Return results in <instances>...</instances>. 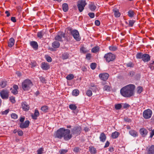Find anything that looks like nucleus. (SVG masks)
Masks as SVG:
<instances>
[{
    "label": "nucleus",
    "instance_id": "nucleus-1",
    "mask_svg": "<svg viewBox=\"0 0 154 154\" xmlns=\"http://www.w3.org/2000/svg\"><path fill=\"white\" fill-rule=\"evenodd\" d=\"M135 86L129 84L122 88L120 90L121 95L125 97H130L134 95Z\"/></svg>",
    "mask_w": 154,
    "mask_h": 154
},
{
    "label": "nucleus",
    "instance_id": "nucleus-2",
    "mask_svg": "<svg viewBox=\"0 0 154 154\" xmlns=\"http://www.w3.org/2000/svg\"><path fill=\"white\" fill-rule=\"evenodd\" d=\"M33 85V84L30 80L26 79L24 80L22 84V88L23 90H29Z\"/></svg>",
    "mask_w": 154,
    "mask_h": 154
},
{
    "label": "nucleus",
    "instance_id": "nucleus-3",
    "mask_svg": "<svg viewBox=\"0 0 154 154\" xmlns=\"http://www.w3.org/2000/svg\"><path fill=\"white\" fill-rule=\"evenodd\" d=\"M65 128H60L54 134V136L56 138L61 139L63 137Z\"/></svg>",
    "mask_w": 154,
    "mask_h": 154
},
{
    "label": "nucleus",
    "instance_id": "nucleus-4",
    "mask_svg": "<svg viewBox=\"0 0 154 154\" xmlns=\"http://www.w3.org/2000/svg\"><path fill=\"white\" fill-rule=\"evenodd\" d=\"M82 128L80 126H75L71 129V133L72 135L76 137L80 134Z\"/></svg>",
    "mask_w": 154,
    "mask_h": 154
},
{
    "label": "nucleus",
    "instance_id": "nucleus-5",
    "mask_svg": "<svg viewBox=\"0 0 154 154\" xmlns=\"http://www.w3.org/2000/svg\"><path fill=\"white\" fill-rule=\"evenodd\" d=\"M87 3L85 0H81L79 1L77 3V6L79 9V11L80 12H82L85 5Z\"/></svg>",
    "mask_w": 154,
    "mask_h": 154
},
{
    "label": "nucleus",
    "instance_id": "nucleus-6",
    "mask_svg": "<svg viewBox=\"0 0 154 154\" xmlns=\"http://www.w3.org/2000/svg\"><path fill=\"white\" fill-rule=\"evenodd\" d=\"M71 132L69 129H65L63 138L65 140H68L72 137V134Z\"/></svg>",
    "mask_w": 154,
    "mask_h": 154
},
{
    "label": "nucleus",
    "instance_id": "nucleus-7",
    "mask_svg": "<svg viewBox=\"0 0 154 154\" xmlns=\"http://www.w3.org/2000/svg\"><path fill=\"white\" fill-rule=\"evenodd\" d=\"M70 33L74 39L76 41H79L81 39L78 31L76 29H70Z\"/></svg>",
    "mask_w": 154,
    "mask_h": 154
},
{
    "label": "nucleus",
    "instance_id": "nucleus-8",
    "mask_svg": "<svg viewBox=\"0 0 154 154\" xmlns=\"http://www.w3.org/2000/svg\"><path fill=\"white\" fill-rule=\"evenodd\" d=\"M152 114V111L149 109L145 110L143 112V118L146 119L150 118Z\"/></svg>",
    "mask_w": 154,
    "mask_h": 154
},
{
    "label": "nucleus",
    "instance_id": "nucleus-9",
    "mask_svg": "<svg viewBox=\"0 0 154 154\" xmlns=\"http://www.w3.org/2000/svg\"><path fill=\"white\" fill-rule=\"evenodd\" d=\"M106 62H109L113 61L115 58V56L111 53H109L106 54L104 56Z\"/></svg>",
    "mask_w": 154,
    "mask_h": 154
},
{
    "label": "nucleus",
    "instance_id": "nucleus-10",
    "mask_svg": "<svg viewBox=\"0 0 154 154\" xmlns=\"http://www.w3.org/2000/svg\"><path fill=\"white\" fill-rule=\"evenodd\" d=\"M146 154H154V145L148 146L146 148Z\"/></svg>",
    "mask_w": 154,
    "mask_h": 154
},
{
    "label": "nucleus",
    "instance_id": "nucleus-11",
    "mask_svg": "<svg viewBox=\"0 0 154 154\" xmlns=\"http://www.w3.org/2000/svg\"><path fill=\"white\" fill-rule=\"evenodd\" d=\"M0 95L2 99H7L8 97V92L6 90H3L0 92Z\"/></svg>",
    "mask_w": 154,
    "mask_h": 154
},
{
    "label": "nucleus",
    "instance_id": "nucleus-12",
    "mask_svg": "<svg viewBox=\"0 0 154 154\" xmlns=\"http://www.w3.org/2000/svg\"><path fill=\"white\" fill-rule=\"evenodd\" d=\"M63 37H64V33L62 32H59L57 35L55 37V38L57 40L62 41Z\"/></svg>",
    "mask_w": 154,
    "mask_h": 154
},
{
    "label": "nucleus",
    "instance_id": "nucleus-13",
    "mask_svg": "<svg viewBox=\"0 0 154 154\" xmlns=\"http://www.w3.org/2000/svg\"><path fill=\"white\" fill-rule=\"evenodd\" d=\"M21 107L24 111H27L29 109V105L26 102H24L21 103Z\"/></svg>",
    "mask_w": 154,
    "mask_h": 154
},
{
    "label": "nucleus",
    "instance_id": "nucleus-14",
    "mask_svg": "<svg viewBox=\"0 0 154 154\" xmlns=\"http://www.w3.org/2000/svg\"><path fill=\"white\" fill-rule=\"evenodd\" d=\"M109 75L107 73H102L99 75L100 79L104 81H106L108 78Z\"/></svg>",
    "mask_w": 154,
    "mask_h": 154
},
{
    "label": "nucleus",
    "instance_id": "nucleus-15",
    "mask_svg": "<svg viewBox=\"0 0 154 154\" xmlns=\"http://www.w3.org/2000/svg\"><path fill=\"white\" fill-rule=\"evenodd\" d=\"M42 69L44 70H47L50 68L49 64L46 62H42L41 66Z\"/></svg>",
    "mask_w": 154,
    "mask_h": 154
},
{
    "label": "nucleus",
    "instance_id": "nucleus-16",
    "mask_svg": "<svg viewBox=\"0 0 154 154\" xmlns=\"http://www.w3.org/2000/svg\"><path fill=\"white\" fill-rule=\"evenodd\" d=\"M150 60V56L147 54H144L143 56L142 60L144 62H147L149 61Z\"/></svg>",
    "mask_w": 154,
    "mask_h": 154
},
{
    "label": "nucleus",
    "instance_id": "nucleus-17",
    "mask_svg": "<svg viewBox=\"0 0 154 154\" xmlns=\"http://www.w3.org/2000/svg\"><path fill=\"white\" fill-rule=\"evenodd\" d=\"M29 120L26 121L24 123H21L20 124V127L21 128H26L29 126Z\"/></svg>",
    "mask_w": 154,
    "mask_h": 154
},
{
    "label": "nucleus",
    "instance_id": "nucleus-18",
    "mask_svg": "<svg viewBox=\"0 0 154 154\" xmlns=\"http://www.w3.org/2000/svg\"><path fill=\"white\" fill-rule=\"evenodd\" d=\"M140 132L142 137H144L147 135L148 131L145 128H143L140 129Z\"/></svg>",
    "mask_w": 154,
    "mask_h": 154
},
{
    "label": "nucleus",
    "instance_id": "nucleus-19",
    "mask_svg": "<svg viewBox=\"0 0 154 154\" xmlns=\"http://www.w3.org/2000/svg\"><path fill=\"white\" fill-rule=\"evenodd\" d=\"M106 137L105 134L103 133H102L100 135V139L101 142H104L106 140Z\"/></svg>",
    "mask_w": 154,
    "mask_h": 154
},
{
    "label": "nucleus",
    "instance_id": "nucleus-20",
    "mask_svg": "<svg viewBox=\"0 0 154 154\" xmlns=\"http://www.w3.org/2000/svg\"><path fill=\"white\" fill-rule=\"evenodd\" d=\"M14 42L15 41L14 38H10L8 43V46L10 47H11L14 45Z\"/></svg>",
    "mask_w": 154,
    "mask_h": 154
},
{
    "label": "nucleus",
    "instance_id": "nucleus-21",
    "mask_svg": "<svg viewBox=\"0 0 154 154\" xmlns=\"http://www.w3.org/2000/svg\"><path fill=\"white\" fill-rule=\"evenodd\" d=\"M129 134L132 136L135 137L137 136V132L135 130H131L129 131Z\"/></svg>",
    "mask_w": 154,
    "mask_h": 154
},
{
    "label": "nucleus",
    "instance_id": "nucleus-22",
    "mask_svg": "<svg viewBox=\"0 0 154 154\" xmlns=\"http://www.w3.org/2000/svg\"><path fill=\"white\" fill-rule=\"evenodd\" d=\"M113 11L114 13V14L116 17H120V14L117 9L116 8L113 9Z\"/></svg>",
    "mask_w": 154,
    "mask_h": 154
},
{
    "label": "nucleus",
    "instance_id": "nucleus-23",
    "mask_svg": "<svg viewBox=\"0 0 154 154\" xmlns=\"http://www.w3.org/2000/svg\"><path fill=\"white\" fill-rule=\"evenodd\" d=\"M30 45L34 49H37L38 45L37 42L35 41H32L30 43Z\"/></svg>",
    "mask_w": 154,
    "mask_h": 154
},
{
    "label": "nucleus",
    "instance_id": "nucleus-24",
    "mask_svg": "<svg viewBox=\"0 0 154 154\" xmlns=\"http://www.w3.org/2000/svg\"><path fill=\"white\" fill-rule=\"evenodd\" d=\"M39 115V112L38 110H35L34 114L32 115V117L33 119H36L37 117Z\"/></svg>",
    "mask_w": 154,
    "mask_h": 154
},
{
    "label": "nucleus",
    "instance_id": "nucleus-25",
    "mask_svg": "<svg viewBox=\"0 0 154 154\" xmlns=\"http://www.w3.org/2000/svg\"><path fill=\"white\" fill-rule=\"evenodd\" d=\"M60 45L59 42L57 41L54 42L52 44V46L54 48H57Z\"/></svg>",
    "mask_w": 154,
    "mask_h": 154
},
{
    "label": "nucleus",
    "instance_id": "nucleus-26",
    "mask_svg": "<svg viewBox=\"0 0 154 154\" xmlns=\"http://www.w3.org/2000/svg\"><path fill=\"white\" fill-rule=\"evenodd\" d=\"M119 134H120L119 132L115 131L112 133L111 136L113 139H116L118 137Z\"/></svg>",
    "mask_w": 154,
    "mask_h": 154
},
{
    "label": "nucleus",
    "instance_id": "nucleus-27",
    "mask_svg": "<svg viewBox=\"0 0 154 154\" xmlns=\"http://www.w3.org/2000/svg\"><path fill=\"white\" fill-rule=\"evenodd\" d=\"M62 8L64 12H66L68 10V4L66 3H64L62 5Z\"/></svg>",
    "mask_w": 154,
    "mask_h": 154
},
{
    "label": "nucleus",
    "instance_id": "nucleus-28",
    "mask_svg": "<svg viewBox=\"0 0 154 154\" xmlns=\"http://www.w3.org/2000/svg\"><path fill=\"white\" fill-rule=\"evenodd\" d=\"M135 14L134 12L132 10H129L128 12V15L130 17H133Z\"/></svg>",
    "mask_w": 154,
    "mask_h": 154
},
{
    "label": "nucleus",
    "instance_id": "nucleus-29",
    "mask_svg": "<svg viewBox=\"0 0 154 154\" xmlns=\"http://www.w3.org/2000/svg\"><path fill=\"white\" fill-rule=\"evenodd\" d=\"M89 8L91 11H94L96 9V7L94 4L91 3L90 5Z\"/></svg>",
    "mask_w": 154,
    "mask_h": 154
},
{
    "label": "nucleus",
    "instance_id": "nucleus-30",
    "mask_svg": "<svg viewBox=\"0 0 154 154\" xmlns=\"http://www.w3.org/2000/svg\"><path fill=\"white\" fill-rule=\"evenodd\" d=\"M7 82L5 81H3L0 82V86L2 88L5 87L7 85Z\"/></svg>",
    "mask_w": 154,
    "mask_h": 154
},
{
    "label": "nucleus",
    "instance_id": "nucleus-31",
    "mask_svg": "<svg viewBox=\"0 0 154 154\" xmlns=\"http://www.w3.org/2000/svg\"><path fill=\"white\" fill-rule=\"evenodd\" d=\"M79 94V91L77 89L74 90L72 92V95L75 96H78Z\"/></svg>",
    "mask_w": 154,
    "mask_h": 154
},
{
    "label": "nucleus",
    "instance_id": "nucleus-32",
    "mask_svg": "<svg viewBox=\"0 0 154 154\" xmlns=\"http://www.w3.org/2000/svg\"><path fill=\"white\" fill-rule=\"evenodd\" d=\"M74 75L72 74H70L68 75L66 77V79L68 80H71L73 79Z\"/></svg>",
    "mask_w": 154,
    "mask_h": 154
},
{
    "label": "nucleus",
    "instance_id": "nucleus-33",
    "mask_svg": "<svg viewBox=\"0 0 154 154\" xmlns=\"http://www.w3.org/2000/svg\"><path fill=\"white\" fill-rule=\"evenodd\" d=\"M99 48L98 46L95 47L92 49L91 51L93 53H96L99 50Z\"/></svg>",
    "mask_w": 154,
    "mask_h": 154
},
{
    "label": "nucleus",
    "instance_id": "nucleus-34",
    "mask_svg": "<svg viewBox=\"0 0 154 154\" xmlns=\"http://www.w3.org/2000/svg\"><path fill=\"white\" fill-rule=\"evenodd\" d=\"M69 108L72 110H75L77 108L75 105L73 104H70L69 106Z\"/></svg>",
    "mask_w": 154,
    "mask_h": 154
},
{
    "label": "nucleus",
    "instance_id": "nucleus-35",
    "mask_svg": "<svg viewBox=\"0 0 154 154\" xmlns=\"http://www.w3.org/2000/svg\"><path fill=\"white\" fill-rule=\"evenodd\" d=\"M44 34V32L42 31L39 32H38L37 36L38 38H41L42 37Z\"/></svg>",
    "mask_w": 154,
    "mask_h": 154
},
{
    "label": "nucleus",
    "instance_id": "nucleus-36",
    "mask_svg": "<svg viewBox=\"0 0 154 154\" xmlns=\"http://www.w3.org/2000/svg\"><path fill=\"white\" fill-rule=\"evenodd\" d=\"M143 54L141 53H138L136 54V58L138 59H142Z\"/></svg>",
    "mask_w": 154,
    "mask_h": 154
},
{
    "label": "nucleus",
    "instance_id": "nucleus-37",
    "mask_svg": "<svg viewBox=\"0 0 154 154\" xmlns=\"http://www.w3.org/2000/svg\"><path fill=\"white\" fill-rule=\"evenodd\" d=\"M41 110L43 112H47L48 110V107L47 106H44L41 108Z\"/></svg>",
    "mask_w": 154,
    "mask_h": 154
},
{
    "label": "nucleus",
    "instance_id": "nucleus-38",
    "mask_svg": "<svg viewBox=\"0 0 154 154\" xmlns=\"http://www.w3.org/2000/svg\"><path fill=\"white\" fill-rule=\"evenodd\" d=\"M135 21L134 20H130L129 21L128 26L129 27H132L133 26L134 23L135 22Z\"/></svg>",
    "mask_w": 154,
    "mask_h": 154
},
{
    "label": "nucleus",
    "instance_id": "nucleus-39",
    "mask_svg": "<svg viewBox=\"0 0 154 154\" xmlns=\"http://www.w3.org/2000/svg\"><path fill=\"white\" fill-rule=\"evenodd\" d=\"M86 95L88 97H91L92 95V93L91 90H88L86 92Z\"/></svg>",
    "mask_w": 154,
    "mask_h": 154
},
{
    "label": "nucleus",
    "instance_id": "nucleus-40",
    "mask_svg": "<svg viewBox=\"0 0 154 154\" xmlns=\"http://www.w3.org/2000/svg\"><path fill=\"white\" fill-rule=\"evenodd\" d=\"M90 151L92 153L95 154L96 152V150L94 147H92L90 149Z\"/></svg>",
    "mask_w": 154,
    "mask_h": 154
},
{
    "label": "nucleus",
    "instance_id": "nucleus-41",
    "mask_svg": "<svg viewBox=\"0 0 154 154\" xmlns=\"http://www.w3.org/2000/svg\"><path fill=\"white\" fill-rule=\"evenodd\" d=\"M149 67L152 70L154 69V60L149 64Z\"/></svg>",
    "mask_w": 154,
    "mask_h": 154
},
{
    "label": "nucleus",
    "instance_id": "nucleus-42",
    "mask_svg": "<svg viewBox=\"0 0 154 154\" xmlns=\"http://www.w3.org/2000/svg\"><path fill=\"white\" fill-rule=\"evenodd\" d=\"M109 49L111 51H115L117 50V48L116 46H109Z\"/></svg>",
    "mask_w": 154,
    "mask_h": 154
},
{
    "label": "nucleus",
    "instance_id": "nucleus-43",
    "mask_svg": "<svg viewBox=\"0 0 154 154\" xmlns=\"http://www.w3.org/2000/svg\"><path fill=\"white\" fill-rule=\"evenodd\" d=\"M96 67V64L94 63H92L90 65L91 68L92 69H94Z\"/></svg>",
    "mask_w": 154,
    "mask_h": 154
},
{
    "label": "nucleus",
    "instance_id": "nucleus-44",
    "mask_svg": "<svg viewBox=\"0 0 154 154\" xmlns=\"http://www.w3.org/2000/svg\"><path fill=\"white\" fill-rule=\"evenodd\" d=\"M122 107L121 104H118L115 105V108L116 109L118 110L120 109Z\"/></svg>",
    "mask_w": 154,
    "mask_h": 154
},
{
    "label": "nucleus",
    "instance_id": "nucleus-45",
    "mask_svg": "<svg viewBox=\"0 0 154 154\" xmlns=\"http://www.w3.org/2000/svg\"><path fill=\"white\" fill-rule=\"evenodd\" d=\"M39 78L41 82L43 83H46V80L42 76H40Z\"/></svg>",
    "mask_w": 154,
    "mask_h": 154
},
{
    "label": "nucleus",
    "instance_id": "nucleus-46",
    "mask_svg": "<svg viewBox=\"0 0 154 154\" xmlns=\"http://www.w3.org/2000/svg\"><path fill=\"white\" fill-rule=\"evenodd\" d=\"M103 89L107 91H109L110 90V87L109 85H106L104 86Z\"/></svg>",
    "mask_w": 154,
    "mask_h": 154
},
{
    "label": "nucleus",
    "instance_id": "nucleus-47",
    "mask_svg": "<svg viewBox=\"0 0 154 154\" xmlns=\"http://www.w3.org/2000/svg\"><path fill=\"white\" fill-rule=\"evenodd\" d=\"M62 57L63 59H66L68 58V54L67 53H64L62 55Z\"/></svg>",
    "mask_w": 154,
    "mask_h": 154
},
{
    "label": "nucleus",
    "instance_id": "nucleus-48",
    "mask_svg": "<svg viewBox=\"0 0 154 154\" xmlns=\"http://www.w3.org/2000/svg\"><path fill=\"white\" fill-rule=\"evenodd\" d=\"M43 151V148H41L38 149L37 151V154H42Z\"/></svg>",
    "mask_w": 154,
    "mask_h": 154
},
{
    "label": "nucleus",
    "instance_id": "nucleus-49",
    "mask_svg": "<svg viewBox=\"0 0 154 154\" xmlns=\"http://www.w3.org/2000/svg\"><path fill=\"white\" fill-rule=\"evenodd\" d=\"M47 61L48 62H51L52 61V59L51 57L48 55L45 56Z\"/></svg>",
    "mask_w": 154,
    "mask_h": 154
},
{
    "label": "nucleus",
    "instance_id": "nucleus-50",
    "mask_svg": "<svg viewBox=\"0 0 154 154\" xmlns=\"http://www.w3.org/2000/svg\"><path fill=\"white\" fill-rule=\"evenodd\" d=\"M126 66L128 67H133L134 64L132 62H130L126 64Z\"/></svg>",
    "mask_w": 154,
    "mask_h": 154
},
{
    "label": "nucleus",
    "instance_id": "nucleus-51",
    "mask_svg": "<svg viewBox=\"0 0 154 154\" xmlns=\"http://www.w3.org/2000/svg\"><path fill=\"white\" fill-rule=\"evenodd\" d=\"M123 107L124 109H127L130 106V105L129 104L126 103H123Z\"/></svg>",
    "mask_w": 154,
    "mask_h": 154
},
{
    "label": "nucleus",
    "instance_id": "nucleus-52",
    "mask_svg": "<svg viewBox=\"0 0 154 154\" xmlns=\"http://www.w3.org/2000/svg\"><path fill=\"white\" fill-rule=\"evenodd\" d=\"M11 118L13 119H16L17 118V115L15 113H12L11 115Z\"/></svg>",
    "mask_w": 154,
    "mask_h": 154
},
{
    "label": "nucleus",
    "instance_id": "nucleus-53",
    "mask_svg": "<svg viewBox=\"0 0 154 154\" xmlns=\"http://www.w3.org/2000/svg\"><path fill=\"white\" fill-rule=\"evenodd\" d=\"M143 90V88L141 87L140 86H139L137 88V92L138 93H140Z\"/></svg>",
    "mask_w": 154,
    "mask_h": 154
},
{
    "label": "nucleus",
    "instance_id": "nucleus-54",
    "mask_svg": "<svg viewBox=\"0 0 154 154\" xmlns=\"http://www.w3.org/2000/svg\"><path fill=\"white\" fill-rule=\"evenodd\" d=\"M88 15L91 18H94L95 16L94 14L92 12L89 13Z\"/></svg>",
    "mask_w": 154,
    "mask_h": 154
},
{
    "label": "nucleus",
    "instance_id": "nucleus-55",
    "mask_svg": "<svg viewBox=\"0 0 154 154\" xmlns=\"http://www.w3.org/2000/svg\"><path fill=\"white\" fill-rule=\"evenodd\" d=\"M9 111V109H8L7 110H5L4 111H2V115H7L8 112Z\"/></svg>",
    "mask_w": 154,
    "mask_h": 154
},
{
    "label": "nucleus",
    "instance_id": "nucleus-56",
    "mask_svg": "<svg viewBox=\"0 0 154 154\" xmlns=\"http://www.w3.org/2000/svg\"><path fill=\"white\" fill-rule=\"evenodd\" d=\"M36 63L35 62H32L30 63V66L32 68L35 67L36 66Z\"/></svg>",
    "mask_w": 154,
    "mask_h": 154
},
{
    "label": "nucleus",
    "instance_id": "nucleus-57",
    "mask_svg": "<svg viewBox=\"0 0 154 154\" xmlns=\"http://www.w3.org/2000/svg\"><path fill=\"white\" fill-rule=\"evenodd\" d=\"M60 152V154H64L67 152V150L64 149L61 150Z\"/></svg>",
    "mask_w": 154,
    "mask_h": 154
},
{
    "label": "nucleus",
    "instance_id": "nucleus-58",
    "mask_svg": "<svg viewBox=\"0 0 154 154\" xmlns=\"http://www.w3.org/2000/svg\"><path fill=\"white\" fill-rule=\"evenodd\" d=\"M154 135V129L152 130H151V131L150 133V135L149 136V137L151 138H152L153 136Z\"/></svg>",
    "mask_w": 154,
    "mask_h": 154
},
{
    "label": "nucleus",
    "instance_id": "nucleus-59",
    "mask_svg": "<svg viewBox=\"0 0 154 154\" xmlns=\"http://www.w3.org/2000/svg\"><path fill=\"white\" fill-rule=\"evenodd\" d=\"M10 100L12 103H14L15 102V98L14 97H10Z\"/></svg>",
    "mask_w": 154,
    "mask_h": 154
},
{
    "label": "nucleus",
    "instance_id": "nucleus-60",
    "mask_svg": "<svg viewBox=\"0 0 154 154\" xmlns=\"http://www.w3.org/2000/svg\"><path fill=\"white\" fill-rule=\"evenodd\" d=\"M73 151L75 152H78L79 151V148L78 147H75L73 149Z\"/></svg>",
    "mask_w": 154,
    "mask_h": 154
},
{
    "label": "nucleus",
    "instance_id": "nucleus-61",
    "mask_svg": "<svg viewBox=\"0 0 154 154\" xmlns=\"http://www.w3.org/2000/svg\"><path fill=\"white\" fill-rule=\"evenodd\" d=\"M11 92L12 93L14 94H17L18 93L17 90L14 89H12Z\"/></svg>",
    "mask_w": 154,
    "mask_h": 154
},
{
    "label": "nucleus",
    "instance_id": "nucleus-62",
    "mask_svg": "<svg viewBox=\"0 0 154 154\" xmlns=\"http://www.w3.org/2000/svg\"><path fill=\"white\" fill-rule=\"evenodd\" d=\"M135 74V72L134 71H131L129 72L128 75L130 76H133Z\"/></svg>",
    "mask_w": 154,
    "mask_h": 154
},
{
    "label": "nucleus",
    "instance_id": "nucleus-63",
    "mask_svg": "<svg viewBox=\"0 0 154 154\" xmlns=\"http://www.w3.org/2000/svg\"><path fill=\"white\" fill-rule=\"evenodd\" d=\"M80 51L84 53H85L87 52V51L85 50V48L84 47H83L81 48Z\"/></svg>",
    "mask_w": 154,
    "mask_h": 154
},
{
    "label": "nucleus",
    "instance_id": "nucleus-64",
    "mask_svg": "<svg viewBox=\"0 0 154 154\" xmlns=\"http://www.w3.org/2000/svg\"><path fill=\"white\" fill-rule=\"evenodd\" d=\"M91 89L93 91V92H96L98 90L97 88L95 86L91 88Z\"/></svg>",
    "mask_w": 154,
    "mask_h": 154
}]
</instances>
